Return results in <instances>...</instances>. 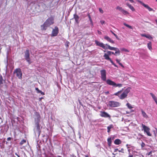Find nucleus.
<instances>
[{"label":"nucleus","mask_w":157,"mask_h":157,"mask_svg":"<svg viewBox=\"0 0 157 157\" xmlns=\"http://www.w3.org/2000/svg\"><path fill=\"white\" fill-rule=\"evenodd\" d=\"M101 78V79L104 81H106L107 80L106 76V72L105 70H102L100 71Z\"/></svg>","instance_id":"obj_8"},{"label":"nucleus","mask_w":157,"mask_h":157,"mask_svg":"<svg viewBox=\"0 0 157 157\" xmlns=\"http://www.w3.org/2000/svg\"><path fill=\"white\" fill-rule=\"evenodd\" d=\"M54 16H51L48 17L44 24L41 25L42 29L45 30L48 27L53 24L54 23Z\"/></svg>","instance_id":"obj_2"},{"label":"nucleus","mask_w":157,"mask_h":157,"mask_svg":"<svg viewBox=\"0 0 157 157\" xmlns=\"http://www.w3.org/2000/svg\"><path fill=\"white\" fill-rule=\"evenodd\" d=\"M67 43L68 44L69 43V42L68 41H67Z\"/></svg>","instance_id":"obj_61"},{"label":"nucleus","mask_w":157,"mask_h":157,"mask_svg":"<svg viewBox=\"0 0 157 157\" xmlns=\"http://www.w3.org/2000/svg\"><path fill=\"white\" fill-rule=\"evenodd\" d=\"M113 128V126L112 125H110L107 127V132H109L110 131V129L111 128Z\"/></svg>","instance_id":"obj_26"},{"label":"nucleus","mask_w":157,"mask_h":157,"mask_svg":"<svg viewBox=\"0 0 157 157\" xmlns=\"http://www.w3.org/2000/svg\"><path fill=\"white\" fill-rule=\"evenodd\" d=\"M30 54L29 51L28 49H27L25 52V59L28 63L29 64H31V62L29 57Z\"/></svg>","instance_id":"obj_7"},{"label":"nucleus","mask_w":157,"mask_h":157,"mask_svg":"<svg viewBox=\"0 0 157 157\" xmlns=\"http://www.w3.org/2000/svg\"><path fill=\"white\" fill-rule=\"evenodd\" d=\"M101 114L100 116L102 117H108L109 118H111V116L107 112L105 111H101Z\"/></svg>","instance_id":"obj_11"},{"label":"nucleus","mask_w":157,"mask_h":157,"mask_svg":"<svg viewBox=\"0 0 157 157\" xmlns=\"http://www.w3.org/2000/svg\"><path fill=\"white\" fill-rule=\"evenodd\" d=\"M124 25L125 26H126V27H128V28L130 29H133V28L130 25H128V24H126V23H124Z\"/></svg>","instance_id":"obj_27"},{"label":"nucleus","mask_w":157,"mask_h":157,"mask_svg":"<svg viewBox=\"0 0 157 157\" xmlns=\"http://www.w3.org/2000/svg\"><path fill=\"white\" fill-rule=\"evenodd\" d=\"M99 10L100 12L101 13H104V11H103V10L101 8H99Z\"/></svg>","instance_id":"obj_38"},{"label":"nucleus","mask_w":157,"mask_h":157,"mask_svg":"<svg viewBox=\"0 0 157 157\" xmlns=\"http://www.w3.org/2000/svg\"><path fill=\"white\" fill-rule=\"evenodd\" d=\"M119 64L123 68H124V66L121 63H119Z\"/></svg>","instance_id":"obj_41"},{"label":"nucleus","mask_w":157,"mask_h":157,"mask_svg":"<svg viewBox=\"0 0 157 157\" xmlns=\"http://www.w3.org/2000/svg\"><path fill=\"white\" fill-rule=\"evenodd\" d=\"M26 142V140H22L20 143V144L21 145H22L24 144Z\"/></svg>","instance_id":"obj_30"},{"label":"nucleus","mask_w":157,"mask_h":157,"mask_svg":"<svg viewBox=\"0 0 157 157\" xmlns=\"http://www.w3.org/2000/svg\"><path fill=\"white\" fill-rule=\"evenodd\" d=\"M103 57L105 59L109 60L110 62L112 60L109 57V56L106 53H105Z\"/></svg>","instance_id":"obj_16"},{"label":"nucleus","mask_w":157,"mask_h":157,"mask_svg":"<svg viewBox=\"0 0 157 157\" xmlns=\"http://www.w3.org/2000/svg\"><path fill=\"white\" fill-rule=\"evenodd\" d=\"M142 126L143 130H144V132L146 133L147 136H151V134L150 132V128L143 124H142Z\"/></svg>","instance_id":"obj_6"},{"label":"nucleus","mask_w":157,"mask_h":157,"mask_svg":"<svg viewBox=\"0 0 157 157\" xmlns=\"http://www.w3.org/2000/svg\"><path fill=\"white\" fill-rule=\"evenodd\" d=\"M120 105V102L113 101H109L107 105L108 106L111 107H116L119 106Z\"/></svg>","instance_id":"obj_5"},{"label":"nucleus","mask_w":157,"mask_h":157,"mask_svg":"<svg viewBox=\"0 0 157 157\" xmlns=\"http://www.w3.org/2000/svg\"><path fill=\"white\" fill-rule=\"evenodd\" d=\"M131 2L133 3L134 1L133 0H129Z\"/></svg>","instance_id":"obj_53"},{"label":"nucleus","mask_w":157,"mask_h":157,"mask_svg":"<svg viewBox=\"0 0 157 157\" xmlns=\"http://www.w3.org/2000/svg\"><path fill=\"white\" fill-rule=\"evenodd\" d=\"M109 40V41L110 42L112 43H114V42L113 40Z\"/></svg>","instance_id":"obj_50"},{"label":"nucleus","mask_w":157,"mask_h":157,"mask_svg":"<svg viewBox=\"0 0 157 157\" xmlns=\"http://www.w3.org/2000/svg\"><path fill=\"white\" fill-rule=\"evenodd\" d=\"M108 145L109 146H110L112 143V140L111 137L107 139Z\"/></svg>","instance_id":"obj_23"},{"label":"nucleus","mask_w":157,"mask_h":157,"mask_svg":"<svg viewBox=\"0 0 157 157\" xmlns=\"http://www.w3.org/2000/svg\"><path fill=\"white\" fill-rule=\"evenodd\" d=\"M115 51H116V52H115L114 53V55L117 56V54L118 55H120V51L118 48H117V49Z\"/></svg>","instance_id":"obj_22"},{"label":"nucleus","mask_w":157,"mask_h":157,"mask_svg":"<svg viewBox=\"0 0 157 157\" xmlns=\"http://www.w3.org/2000/svg\"><path fill=\"white\" fill-rule=\"evenodd\" d=\"M39 93H40L41 94L43 95H44L45 94L44 93L42 92L41 90Z\"/></svg>","instance_id":"obj_45"},{"label":"nucleus","mask_w":157,"mask_h":157,"mask_svg":"<svg viewBox=\"0 0 157 157\" xmlns=\"http://www.w3.org/2000/svg\"><path fill=\"white\" fill-rule=\"evenodd\" d=\"M11 138L10 137H8L7 138V140L8 141H10V140H11Z\"/></svg>","instance_id":"obj_48"},{"label":"nucleus","mask_w":157,"mask_h":157,"mask_svg":"<svg viewBox=\"0 0 157 157\" xmlns=\"http://www.w3.org/2000/svg\"><path fill=\"white\" fill-rule=\"evenodd\" d=\"M121 50L122 51H124L127 52H129V51L128 50H127L126 49L124 48H123L121 49Z\"/></svg>","instance_id":"obj_34"},{"label":"nucleus","mask_w":157,"mask_h":157,"mask_svg":"<svg viewBox=\"0 0 157 157\" xmlns=\"http://www.w3.org/2000/svg\"><path fill=\"white\" fill-rule=\"evenodd\" d=\"M128 157H133L132 155H129Z\"/></svg>","instance_id":"obj_54"},{"label":"nucleus","mask_w":157,"mask_h":157,"mask_svg":"<svg viewBox=\"0 0 157 157\" xmlns=\"http://www.w3.org/2000/svg\"><path fill=\"white\" fill-rule=\"evenodd\" d=\"M126 105L128 107L129 109H131L133 108L132 105L129 103H127L126 104Z\"/></svg>","instance_id":"obj_31"},{"label":"nucleus","mask_w":157,"mask_h":157,"mask_svg":"<svg viewBox=\"0 0 157 157\" xmlns=\"http://www.w3.org/2000/svg\"><path fill=\"white\" fill-rule=\"evenodd\" d=\"M105 39H109V37L108 36H105Z\"/></svg>","instance_id":"obj_51"},{"label":"nucleus","mask_w":157,"mask_h":157,"mask_svg":"<svg viewBox=\"0 0 157 157\" xmlns=\"http://www.w3.org/2000/svg\"><path fill=\"white\" fill-rule=\"evenodd\" d=\"M118 149L117 148H116L114 149V152H116L117 151H118Z\"/></svg>","instance_id":"obj_52"},{"label":"nucleus","mask_w":157,"mask_h":157,"mask_svg":"<svg viewBox=\"0 0 157 157\" xmlns=\"http://www.w3.org/2000/svg\"><path fill=\"white\" fill-rule=\"evenodd\" d=\"M128 144H126V147H127V148H129V147H128Z\"/></svg>","instance_id":"obj_55"},{"label":"nucleus","mask_w":157,"mask_h":157,"mask_svg":"<svg viewBox=\"0 0 157 157\" xmlns=\"http://www.w3.org/2000/svg\"><path fill=\"white\" fill-rule=\"evenodd\" d=\"M106 45L107 46V48H108L110 50H116L117 49V48L112 47L110 46L109 45H108L107 44H106Z\"/></svg>","instance_id":"obj_17"},{"label":"nucleus","mask_w":157,"mask_h":157,"mask_svg":"<svg viewBox=\"0 0 157 157\" xmlns=\"http://www.w3.org/2000/svg\"><path fill=\"white\" fill-rule=\"evenodd\" d=\"M17 156H19V155L17 154Z\"/></svg>","instance_id":"obj_64"},{"label":"nucleus","mask_w":157,"mask_h":157,"mask_svg":"<svg viewBox=\"0 0 157 157\" xmlns=\"http://www.w3.org/2000/svg\"><path fill=\"white\" fill-rule=\"evenodd\" d=\"M136 1L140 3L144 7L147 9L149 11H153V12H155V10H153L152 8L149 7L147 5L145 4L142 1L139 0H136Z\"/></svg>","instance_id":"obj_9"},{"label":"nucleus","mask_w":157,"mask_h":157,"mask_svg":"<svg viewBox=\"0 0 157 157\" xmlns=\"http://www.w3.org/2000/svg\"><path fill=\"white\" fill-rule=\"evenodd\" d=\"M106 54L109 56H110L111 54V52L110 51H107Z\"/></svg>","instance_id":"obj_39"},{"label":"nucleus","mask_w":157,"mask_h":157,"mask_svg":"<svg viewBox=\"0 0 157 157\" xmlns=\"http://www.w3.org/2000/svg\"><path fill=\"white\" fill-rule=\"evenodd\" d=\"M142 36L145 37L147 38L150 39L151 37V36L149 35H146L145 34H143L141 35Z\"/></svg>","instance_id":"obj_29"},{"label":"nucleus","mask_w":157,"mask_h":157,"mask_svg":"<svg viewBox=\"0 0 157 157\" xmlns=\"http://www.w3.org/2000/svg\"><path fill=\"white\" fill-rule=\"evenodd\" d=\"M105 94L106 95L108 94H109V91H107L105 92Z\"/></svg>","instance_id":"obj_44"},{"label":"nucleus","mask_w":157,"mask_h":157,"mask_svg":"<svg viewBox=\"0 0 157 157\" xmlns=\"http://www.w3.org/2000/svg\"><path fill=\"white\" fill-rule=\"evenodd\" d=\"M116 9L119 10L122 12L123 9L121 7H120L119 6H117L116 7Z\"/></svg>","instance_id":"obj_32"},{"label":"nucleus","mask_w":157,"mask_h":157,"mask_svg":"<svg viewBox=\"0 0 157 157\" xmlns=\"http://www.w3.org/2000/svg\"><path fill=\"white\" fill-rule=\"evenodd\" d=\"M35 115L36 117L35 118V121H36L37 122H39L40 118V116L38 112H36L35 113Z\"/></svg>","instance_id":"obj_13"},{"label":"nucleus","mask_w":157,"mask_h":157,"mask_svg":"<svg viewBox=\"0 0 157 157\" xmlns=\"http://www.w3.org/2000/svg\"><path fill=\"white\" fill-rule=\"evenodd\" d=\"M141 112L142 113V114L143 116L146 118H148V116L146 114V113L142 109H141Z\"/></svg>","instance_id":"obj_19"},{"label":"nucleus","mask_w":157,"mask_h":157,"mask_svg":"<svg viewBox=\"0 0 157 157\" xmlns=\"http://www.w3.org/2000/svg\"><path fill=\"white\" fill-rule=\"evenodd\" d=\"M17 156H19V155L17 154Z\"/></svg>","instance_id":"obj_63"},{"label":"nucleus","mask_w":157,"mask_h":157,"mask_svg":"<svg viewBox=\"0 0 157 157\" xmlns=\"http://www.w3.org/2000/svg\"><path fill=\"white\" fill-rule=\"evenodd\" d=\"M18 157H20L19 155L18 156H17Z\"/></svg>","instance_id":"obj_62"},{"label":"nucleus","mask_w":157,"mask_h":157,"mask_svg":"<svg viewBox=\"0 0 157 157\" xmlns=\"http://www.w3.org/2000/svg\"><path fill=\"white\" fill-rule=\"evenodd\" d=\"M126 5L132 11H135V9H134V7L132 6L131 4H130L128 3H127Z\"/></svg>","instance_id":"obj_20"},{"label":"nucleus","mask_w":157,"mask_h":157,"mask_svg":"<svg viewBox=\"0 0 157 157\" xmlns=\"http://www.w3.org/2000/svg\"><path fill=\"white\" fill-rule=\"evenodd\" d=\"M116 61H117V63H118V64H119V63L120 62V60H119L118 59H116Z\"/></svg>","instance_id":"obj_42"},{"label":"nucleus","mask_w":157,"mask_h":157,"mask_svg":"<svg viewBox=\"0 0 157 157\" xmlns=\"http://www.w3.org/2000/svg\"><path fill=\"white\" fill-rule=\"evenodd\" d=\"M110 62L112 63V64L115 67H117V65H116L115 63H114L113 61L112 60Z\"/></svg>","instance_id":"obj_35"},{"label":"nucleus","mask_w":157,"mask_h":157,"mask_svg":"<svg viewBox=\"0 0 157 157\" xmlns=\"http://www.w3.org/2000/svg\"><path fill=\"white\" fill-rule=\"evenodd\" d=\"M100 22L102 25H103V24H105V22L104 21L101 20L100 21Z\"/></svg>","instance_id":"obj_40"},{"label":"nucleus","mask_w":157,"mask_h":157,"mask_svg":"<svg viewBox=\"0 0 157 157\" xmlns=\"http://www.w3.org/2000/svg\"><path fill=\"white\" fill-rule=\"evenodd\" d=\"M150 94L152 98L153 99V100L154 101L156 104L157 103V98L155 95L153 94V93H151Z\"/></svg>","instance_id":"obj_14"},{"label":"nucleus","mask_w":157,"mask_h":157,"mask_svg":"<svg viewBox=\"0 0 157 157\" xmlns=\"http://www.w3.org/2000/svg\"><path fill=\"white\" fill-rule=\"evenodd\" d=\"M35 90L37 91V92L38 93H39L41 91L38 88H36Z\"/></svg>","instance_id":"obj_37"},{"label":"nucleus","mask_w":157,"mask_h":157,"mask_svg":"<svg viewBox=\"0 0 157 157\" xmlns=\"http://www.w3.org/2000/svg\"><path fill=\"white\" fill-rule=\"evenodd\" d=\"M59 33V29L57 26H55L54 29H53L51 34V36H56Z\"/></svg>","instance_id":"obj_10"},{"label":"nucleus","mask_w":157,"mask_h":157,"mask_svg":"<svg viewBox=\"0 0 157 157\" xmlns=\"http://www.w3.org/2000/svg\"><path fill=\"white\" fill-rule=\"evenodd\" d=\"M95 43L97 45L99 46L104 49H106L107 47L105 46L104 44L103 43H101L97 40H95Z\"/></svg>","instance_id":"obj_12"},{"label":"nucleus","mask_w":157,"mask_h":157,"mask_svg":"<svg viewBox=\"0 0 157 157\" xmlns=\"http://www.w3.org/2000/svg\"><path fill=\"white\" fill-rule=\"evenodd\" d=\"M114 53H114V52H111V54H113V55H114Z\"/></svg>","instance_id":"obj_57"},{"label":"nucleus","mask_w":157,"mask_h":157,"mask_svg":"<svg viewBox=\"0 0 157 157\" xmlns=\"http://www.w3.org/2000/svg\"><path fill=\"white\" fill-rule=\"evenodd\" d=\"M13 74L15 75L18 79H21L22 78V73L20 68L16 69L14 70Z\"/></svg>","instance_id":"obj_3"},{"label":"nucleus","mask_w":157,"mask_h":157,"mask_svg":"<svg viewBox=\"0 0 157 157\" xmlns=\"http://www.w3.org/2000/svg\"><path fill=\"white\" fill-rule=\"evenodd\" d=\"M98 33L99 34V35H101V31H98Z\"/></svg>","instance_id":"obj_46"},{"label":"nucleus","mask_w":157,"mask_h":157,"mask_svg":"<svg viewBox=\"0 0 157 157\" xmlns=\"http://www.w3.org/2000/svg\"><path fill=\"white\" fill-rule=\"evenodd\" d=\"M3 84V78L2 76H0V85Z\"/></svg>","instance_id":"obj_33"},{"label":"nucleus","mask_w":157,"mask_h":157,"mask_svg":"<svg viewBox=\"0 0 157 157\" xmlns=\"http://www.w3.org/2000/svg\"><path fill=\"white\" fill-rule=\"evenodd\" d=\"M145 144L144 143L142 142L141 144V146L142 148H143L145 147Z\"/></svg>","instance_id":"obj_36"},{"label":"nucleus","mask_w":157,"mask_h":157,"mask_svg":"<svg viewBox=\"0 0 157 157\" xmlns=\"http://www.w3.org/2000/svg\"><path fill=\"white\" fill-rule=\"evenodd\" d=\"M85 157H89L87 155H86L85 156Z\"/></svg>","instance_id":"obj_58"},{"label":"nucleus","mask_w":157,"mask_h":157,"mask_svg":"<svg viewBox=\"0 0 157 157\" xmlns=\"http://www.w3.org/2000/svg\"><path fill=\"white\" fill-rule=\"evenodd\" d=\"M152 151H150V152H148L147 153V155H151V154H152Z\"/></svg>","instance_id":"obj_43"},{"label":"nucleus","mask_w":157,"mask_h":157,"mask_svg":"<svg viewBox=\"0 0 157 157\" xmlns=\"http://www.w3.org/2000/svg\"><path fill=\"white\" fill-rule=\"evenodd\" d=\"M122 143L120 140L118 139H116L114 141V144L116 145H119L121 144Z\"/></svg>","instance_id":"obj_15"},{"label":"nucleus","mask_w":157,"mask_h":157,"mask_svg":"<svg viewBox=\"0 0 157 157\" xmlns=\"http://www.w3.org/2000/svg\"><path fill=\"white\" fill-rule=\"evenodd\" d=\"M113 34H114V35L115 36H117V35H116V34H114V33H113Z\"/></svg>","instance_id":"obj_60"},{"label":"nucleus","mask_w":157,"mask_h":157,"mask_svg":"<svg viewBox=\"0 0 157 157\" xmlns=\"http://www.w3.org/2000/svg\"><path fill=\"white\" fill-rule=\"evenodd\" d=\"M36 128H37V129L38 131L39 132V134H40L41 131H40V126L39 125V122H37V123H36Z\"/></svg>","instance_id":"obj_21"},{"label":"nucleus","mask_w":157,"mask_h":157,"mask_svg":"<svg viewBox=\"0 0 157 157\" xmlns=\"http://www.w3.org/2000/svg\"><path fill=\"white\" fill-rule=\"evenodd\" d=\"M131 89V87H128L127 88L121 95H120V94L123 91V89H122L121 90L115 93L114 95L118 96L120 99L123 100L127 97L128 94L130 91Z\"/></svg>","instance_id":"obj_1"},{"label":"nucleus","mask_w":157,"mask_h":157,"mask_svg":"<svg viewBox=\"0 0 157 157\" xmlns=\"http://www.w3.org/2000/svg\"><path fill=\"white\" fill-rule=\"evenodd\" d=\"M43 97L40 98L39 99V101H41V100L43 99Z\"/></svg>","instance_id":"obj_49"},{"label":"nucleus","mask_w":157,"mask_h":157,"mask_svg":"<svg viewBox=\"0 0 157 157\" xmlns=\"http://www.w3.org/2000/svg\"><path fill=\"white\" fill-rule=\"evenodd\" d=\"M87 16L89 17V20L90 21L91 25H92V26H93V21L92 20V19L91 18V17H90V16L89 13H88Z\"/></svg>","instance_id":"obj_24"},{"label":"nucleus","mask_w":157,"mask_h":157,"mask_svg":"<svg viewBox=\"0 0 157 157\" xmlns=\"http://www.w3.org/2000/svg\"><path fill=\"white\" fill-rule=\"evenodd\" d=\"M151 46L152 44L151 42H149L147 44V47L150 50H151L152 49Z\"/></svg>","instance_id":"obj_25"},{"label":"nucleus","mask_w":157,"mask_h":157,"mask_svg":"<svg viewBox=\"0 0 157 157\" xmlns=\"http://www.w3.org/2000/svg\"><path fill=\"white\" fill-rule=\"evenodd\" d=\"M122 151H124V149L123 148H121V150H119L118 151L120 152H122Z\"/></svg>","instance_id":"obj_47"},{"label":"nucleus","mask_w":157,"mask_h":157,"mask_svg":"<svg viewBox=\"0 0 157 157\" xmlns=\"http://www.w3.org/2000/svg\"><path fill=\"white\" fill-rule=\"evenodd\" d=\"M74 18L75 19V22L77 23H78V20L79 19V16L76 14H74Z\"/></svg>","instance_id":"obj_18"},{"label":"nucleus","mask_w":157,"mask_h":157,"mask_svg":"<svg viewBox=\"0 0 157 157\" xmlns=\"http://www.w3.org/2000/svg\"><path fill=\"white\" fill-rule=\"evenodd\" d=\"M155 22H156V25H157V19H155Z\"/></svg>","instance_id":"obj_56"},{"label":"nucleus","mask_w":157,"mask_h":157,"mask_svg":"<svg viewBox=\"0 0 157 157\" xmlns=\"http://www.w3.org/2000/svg\"><path fill=\"white\" fill-rule=\"evenodd\" d=\"M15 154L16 155H17V153H15Z\"/></svg>","instance_id":"obj_59"},{"label":"nucleus","mask_w":157,"mask_h":157,"mask_svg":"<svg viewBox=\"0 0 157 157\" xmlns=\"http://www.w3.org/2000/svg\"><path fill=\"white\" fill-rule=\"evenodd\" d=\"M122 12L124 15L128 14H129L128 12L126 10L123 9Z\"/></svg>","instance_id":"obj_28"},{"label":"nucleus","mask_w":157,"mask_h":157,"mask_svg":"<svg viewBox=\"0 0 157 157\" xmlns=\"http://www.w3.org/2000/svg\"><path fill=\"white\" fill-rule=\"evenodd\" d=\"M106 83L109 85L115 87H121L122 86V84L120 83L117 84L113 81L109 79L107 80Z\"/></svg>","instance_id":"obj_4"}]
</instances>
